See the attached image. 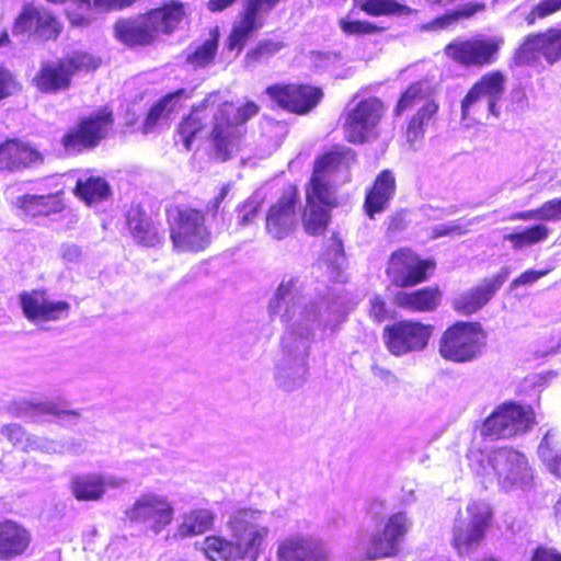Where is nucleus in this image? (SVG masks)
<instances>
[{
  "instance_id": "obj_1",
  "label": "nucleus",
  "mask_w": 561,
  "mask_h": 561,
  "mask_svg": "<svg viewBox=\"0 0 561 561\" xmlns=\"http://www.w3.org/2000/svg\"><path fill=\"white\" fill-rule=\"evenodd\" d=\"M302 282L297 275H284L267 305L271 318L286 324L282 352L275 362V381L286 391L301 387L308 374L307 357L310 342L321 328L334 329L345 312L328 306L323 299L301 302Z\"/></svg>"
},
{
  "instance_id": "obj_2",
  "label": "nucleus",
  "mask_w": 561,
  "mask_h": 561,
  "mask_svg": "<svg viewBox=\"0 0 561 561\" xmlns=\"http://www.w3.org/2000/svg\"><path fill=\"white\" fill-rule=\"evenodd\" d=\"M355 160L351 149L330 151L322 156L313 168L306 187L307 205L302 216L305 230L312 236L321 234L330 220V208L337 205L336 173L345 172L344 182L350 181L347 170Z\"/></svg>"
},
{
  "instance_id": "obj_3",
  "label": "nucleus",
  "mask_w": 561,
  "mask_h": 561,
  "mask_svg": "<svg viewBox=\"0 0 561 561\" xmlns=\"http://www.w3.org/2000/svg\"><path fill=\"white\" fill-rule=\"evenodd\" d=\"M214 105V126L209 135L211 154L217 161L225 162L241 150L243 131L240 126L255 116L260 107L252 101L236 107L231 102L221 101L218 94Z\"/></svg>"
},
{
  "instance_id": "obj_4",
  "label": "nucleus",
  "mask_w": 561,
  "mask_h": 561,
  "mask_svg": "<svg viewBox=\"0 0 561 561\" xmlns=\"http://www.w3.org/2000/svg\"><path fill=\"white\" fill-rule=\"evenodd\" d=\"M474 470L484 482H493L503 490H528L534 483V472L528 459L512 448H500L489 454H480Z\"/></svg>"
},
{
  "instance_id": "obj_5",
  "label": "nucleus",
  "mask_w": 561,
  "mask_h": 561,
  "mask_svg": "<svg viewBox=\"0 0 561 561\" xmlns=\"http://www.w3.org/2000/svg\"><path fill=\"white\" fill-rule=\"evenodd\" d=\"M226 525L242 559L257 561L270 534L267 514L260 510L239 508Z\"/></svg>"
},
{
  "instance_id": "obj_6",
  "label": "nucleus",
  "mask_w": 561,
  "mask_h": 561,
  "mask_svg": "<svg viewBox=\"0 0 561 561\" xmlns=\"http://www.w3.org/2000/svg\"><path fill=\"white\" fill-rule=\"evenodd\" d=\"M170 238L180 252H202L211 243V231L206 225V216L195 208L174 207L168 210Z\"/></svg>"
},
{
  "instance_id": "obj_7",
  "label": "nucleus",
  "mask_w": 561,
  "mask_h": 561,
  "mask_svg": "<svg viewBox=\"0 0 561 561\" xmlns=\"http://www.w3.org/2000/svg\"><path fill=\"white\" fill-rule=\"evenodd\" d=\"M486 334L479 322L458 321L443 332L438 353L448 362H472L482 354Z\"/></svg>"
},
{
  "instance_id": "obj_8",
  "label": "nucleus",
  "mask_w": 561,
  "mask_h": 561,
  "mask_svg": "<svg viewBox=\"0 0 561 561\" xmlns=\"http://www.w3.org/2000/svg\"><path fill=\"white\" fill-rule=\"evenodd\" d=\"M492 510L484 501H472L459 512L454 525L453 542L459 553L478 547L492 520Z\"/></svg>"
},
{
  "instance_id": "obj_9",
  "label": "nucleus",
  "mask_w": 561,
  "mask_h": 561,
  "mask_svg": "<svg viewBox=\"0 0 561 561\" xmlns=\"http://www.w3.org/2000/svg\"><path fill=\"white\" fill-rule=\"evenodd\" d=\"M385 105L377 98L357 102L345 112L343 130L347 141L364 144L377 138V127L385 114Z\"/></svg>"
},
{
  "instance_id": "obj_10",
  "label": "nucleus",
  "mask_w": 561,
  "mask_h": 561,
  "mask_svg": "<svg viewBox=\"0 0 561 561\" xmlns=\"http://www.w3.org/2000/svg\"><path fill=\"white\" fill-rule=\"evenodd\" d=\"M174 507L167 496L154 492L139 495L125 511L126 518L159 535L174 517Z\"/></svg>"
},
{
  "instance_id": "obj_11",
  "label": "nucleus",
  "mask_w": 561,
  "mask_h": 561,
  "mask_svg": "<svg viewBox=\"0 0 561 561\" xmlns=\"http://www.w3.org/2000/svg\"><path fill=\"white\" fill-rule=\"evenodd\" d=\"M432 334L433 325L431 324L401 320L385 327L382 339L388 352L400 357L425 350Z\"/></svg>"
},
{
  "instance_id": "obj_12",
  "label": "nucleus",
  "mask_w": 561,
  "mask_h": 561,
  "mask_svg": "<svg viewBox=\"0 0 561 561\" xmlns=\"http://www.w3.org/2000/svg\"><path fill=\"white\" fill-rule=\"evenodd\" d=\"M100 60L87 53H76L58 64L43 66L34 78L36 87L43 92H53L69 87L71 76L81 69H95Z\"/></svg>"
},
{
  "instance_id": "obj_13",
  "label": "nucleus",
  "mask_w": 561,
  "mask_h": 561,
  "mask_svg": "<svg viewBox=\"0 0 561 561\" xmlns=\"http://www.w3.org/2000/svg\"><path fill=\"white\" fill-rule=\"evenodd\" d=\"M534 424V412L529 407L504 404L484 422L482 432L496 438H511L526 433Z\"/></svg>"
},
{
  "instance_id": "obj_14",
  "label": "nucleus",
  "mask_w": 561,
  "mask_h": 561,
  "mask_svg": "<svg viewBox=\"0 0 561 561\" xmlns=\"http://www.w3.org/2000/svg\"><path fill=\"white\" fill-rule=\"evenodd\" d=\"M506 78L501 71H491L483 75L468 91L461 102L462 119L469 118L470 114L476 113V106L482 101H486L488 112L499 117L500 110L497 103L502 100L505 92Z\"/></svg>"
},
{
  "instance_id": "obj_15",
  "label": "nucleus",
  "mask_w": 561,
  "mask_h": 561,
  "mask_svg": "<svg viewBox=\"0 0 561 561\" xmlns=\"http://www.w3.org/2000/svg\"><path fill=\"white\" fill-rule=\"evenodd\" d=\"M433 267L432 261L421 260L410 249H399L391 254L386 273L393 285L403 288L424 282Z\"/></svg>"
},
{
  "instance_id": "obj_16",
  "label": "nucleus",
  "mask_w": 561,
  "mask_h": 561,
  "mask_svg": "<svg viewBox=\"0 0 561 561\" xmlns=\"http://www.w3.org/2000/svg\"><path fill=\"white\" fill-rule=\"evenodd\" d=\"M19 301L24 317L39 328L67 318L70 309L67 301L51 300L43 290L22 291Z\"/></svg>"
},
{
  "instance_id": "obj_17",
  "label": "nucleus",
  "mask_w": 561,
  "mask_h": 561,
  "mask_svg": "<svg viewBox=\"0 0 561 561\" xmlns=\"http://www.w3.org/2000/svg\"><path fill=\"white\" fill-rule=\"evenodd\" d=\"M502 39L471 38L448 44L444 53L456 62L467 67H483L495 60Z\"/></svg>"
},
{
  "instance_id": "obj_18",
  "label": "nucleus",
  "mask_w": 561,
  "mask_h": 561,
  "mask_svg": "<svg viewBox=\"0 0 561 561\" xmlns=\"http://www.w3.org/2000/svg\"><path fill=\"white\" fill-rule=\"evenodd\" d=\"M540 57L549 64L561 59V30L550 28L528 35L517 48L514 61L517 66H524L536 62Z\"/></svg>"
},
{
  "instance_id": "obj_19",
  "label": "nucleus",
  "mask_w": 561,
  "mask_h": 561,
  "mask_svg": "<svg viewBox=\"0 0 561 561\" xmlns=\"http://www.w3.org/2000/svg\"><path fill=\"white\" fill-rule=\"evenodd\" d=\"M411 522L405 513L398 512L391 515L381 535L373 537L370 547L366 552L367 560H377L396 556L399 545L409 531Z\"/></svg>"
},
{
  "instance_id": "obj_20",
  "label": "nucleus",
  "mask_w": 561,
  "mask_h": 561,
  "mask_svg": "<svg viewBox=\"0 0 561 561\" xmlns=\"http://www.w3.org/2000/svg\"><path fill=\"white\" fill-rule=\"evenodd\" d=\"M277 561H329L330 550L320 539L291 535L279 541L276 551Z\"/></svg>"
},
{
  "instance_id": "obj_21",
  "label": "nucleus",
  "mask_w": 561,
  "mask_h": 561,
  "mask_svg": "<svg viewBox=\"0 0 561 561\" xmlns=\"http://www.w3.org/2000/svg\"><path fill=\"white\" fill-rule=\"evenodd\" d=\"M61 30L59 22L46 10L26 5L13 26V35L36 36L42 39L56 38Z\"/></svg>"
},
{
  "instance_id": "obj_22",
  "label": "nucleus",
  "mask_w": 561,
  "mask_h": 561,
  "mask_svg": "<svg viewBox=\"0 0 561 561\" xmlns=\"http://www.w3.org/2000/svg\"><path fill=\"white\" fill-rule=\"evenodd\" d=\"M113 123L112 113L102 110L95 115L84 119L80 126L70 130L62 138V145L67 150H80L85 147H94L105 137Z\"/></svg>"
},
{
  "instance_id": "obj_23",
  "label": "nucleus",
  "mask_w": 561,
  "mask_h": 561,
  "mask_svg": "<svg viewBox=\"0 0 561 561\" xmlns=\"http://www.w3.org/2000/svg\"><path fill=\"white\" fill-rule=\"evenodd\" d=\"M279 106L298 114L311 111L322 98L320 89L309 85H271L266 89Z\"/></svg>"
},
{
  "instance_id": "obj_24",
  "label": "nucleus",
  "mask_w": 561,
  "mask_h": 561,
  "mask_svg": "<svg viewBox=\"0 0 561 561\" xmlns=\"http://www.w3.org/2000/svg\"><path fill=\"white\" fill-rule=\"evenodd\" d=\"M296 203L297 191L294 187H289L268 209L265 228L267 233L274 239L282 240L294 230L297 221Z\"/></svg>"
},
{
  "instance_id": "obj_25",
  "label": "nucleus",
  "mask_w": 561,
  "mask_h": 561,
  "mask_svg": "<svg viewBox=\"0 0 561 561\" xmlns=\"http://www.w3.org/2000/svg\"><path fill=\"white\" fill-rule=\"evenodd\" d=\"M510 273V267L503 266L492 278L483 279L477 287L456 298L454 308L463 314L474 313L488 304L508 278Z\"/></svg>"
},
{
  "instance_id": "obj_26",
  "label": "nucleus",
  "mask_w": 561,
  "mask_h": 561,
  "mask_svg": "<svg viewBox=\"0 0 561 561\" xmlns=\"http://www.w3.org/2000/svg\"><path fill=\"white\" fill-rule=\"evenodd\" d=\"M44 162V156L30 144L10 139L0 145V170L20 171Z\"/></svg>"
},
{
  "instance_id": "obj_27",
  "label": "nucleus",
  "mask_w": 561,
  "mask_h": 561,
  "mask_svg": "<svg viewBox=\"0 0 561 561\" xmlns=\"http://www.w3.org/2000/svg\"><path fill=\"white\" fill-rule=\"evenodd\" d=\"M216 101L217 93H210L180 123L178 133L185 149H191L194 137L205 128L207 118L211 117V127L214 126V112L211 108L215 106Z\"/></svg>"
},
{
  "instance_id": "obj_28",
  "label": "nucleus",
  "mask_w": 561,
  "mask_h": 561,
  "mask_svg": "<svg viewBox=\"0 0 561 561\" xmlns=\"http://www.w3.org/2000/svg\"><path fill=\"white\" fill-rule=\"evenodd\" d=\"M31 543V534L12 520L0 523V560L10 561L23 554Z\"/></svg>"
},
{
  "instance_id": "obj_29",
  "label": "nucleus",
  "mask_w": 561,
  "mask_h": 561,
  "mask_svg": "<svg viewBox=\"0 0 561 561\" xmlns=\"http://www.w3.org/2000/svg\"><path fill=\"white\" fill-rule=\"evenodd\" d=\"M396 192V179L391 171L383 170L375 180L365 199V210L369 218L383 211Z\"/></svg>"
},
{
  "instance_id": "obj_30",
  "label": "nucleus",
  "mask_w": 561,
  "mask_h": 561,
  "mask_svg": "<svg viewBox=\"0 0 561 561\" xmlns=\"http://www.w3.org/2000/svg\"><path fill=\"white\" fill-rule=\"evenodd\" d=\"M18 407V416H57L62 424H75L79 420V413L72 410H64L54 401H42L38 399H24L15 403Z\"/></svg>"
},
{
  "instance_id": "obj_31",
  "label": "nucleus",
  "mask_w": 561,
  "mask_h": 561,
  "mask_svg": "<svg viewBox=\"0 0 561 561\" xmlns=\"http://www.w3.org/2000/svg\"><path fill=\"white\" fill-rule=\"evenodd\" d=\"M442 294L438 288L425 287L414 291H398L393 302L402 309L414 312H430L440 304Z\"/></svg>"
},
{
  "instance_id": "obj_32",
  "label": "nucleus",
  "mask_w": 561,
  "mask_h": 561,
  "mask_svg": "<svg viewBox=\"0 0 561 561\" xmlns=\"http://www.w3.org/2000/svg\"><path fill=\"white\" fill-rule=\"evenodd\" d=\"M127 225L134 240L145 247H156L164 238L152 219L139 207L128 213Z\"/></svg>"
},
{
  "instance_id": "obj_33",
  "label": "nucleus",
  "mask_w": 561,
  "mask_h": 561,
  "mask_svg": "<svg viewBox=\"0 0 561 561\" xmlns=\"http://www.w3.org/2000/svg\"><path fill=\"white\" fill-rule=\"evenodd\" d=\"M14 205L25 215L32 217L49 216L60 213L64 209V203L58 194L22 195L15 198Z\"/></svg>"
},
{
  "instance_id": "obj_34",
  "label": "nucleus",
  "mask_w": 561,
  "mask_h": 561,
  "mask_svg": "<svg viewBox=\"0 0 561 561\" xmlns=\"http://www.w3.org/2000/svg\"><path fill=\"white\" fill-rule=\"evenodd\" d=\"M215 522V514L206 508L192 510L181 516L174 537L187 538L202 535L209 530Z\"/></svg>"
},
{
  "instance_id": "obj_35",
  "label": "nucleus",
  "mask_w": 561,
  "mask_h": 561,
  "mask_svg": "<svg viewBox=\"0 0 561 561\" xmlns=\"http://www.w3.org/2000/svg\"><path fill=\"white\" fill-rule=\"evenodd\" d=\"M116 36L128 45H146L153 41L154 31L148 16L139 21H121L115 25Z\"/></svg>"
},
{
  "instance_id": "obj_36",
  "label": "nucleus",
  "mask_w": 561,
  "mask_h": 561,
  "mask_svg": "<svg viewBox=\"0 0 561 561\" xmlns=\"http://www.w3.org/2000/svg\"><path fill=\"white\" fill-rule=\"evenodd\" d=\"M199 545L209 561H244L232 539L211 535L205 537Z\"/></svg>"
},
{
  "instance_id": "obj_37",
  "label": "nucleus",
  "mask_w": 561,
  "mask_h": 561,
  "mask_svg": "<svg viewBox=\"0 0 561 561\" xmlns=\"http://www.w3.org/2000/svg\"><path fill=\"white\" fill-rule=\"evenodd\" d=\"M185 11L183 4L172 1L162 8L151 11L147 16L154 33H171L183 20Z\"/></svg>"
},
{
  "instance_id": "obj_38",
  "label": "nucleus",
  "mask_w": 561,
  "mask_h": 561,
  "mask_svg": "<svg viewBox=\"0 0 561 561\" xmlns=\"http://www.w3.org/2000/svg\"><path fill=\"white\" fill-rule=\"evenodd\" d=\"M538 455L547 469L561 479V440L557 430L551 428L545 434Z\"/></svg>"
},
{
  "instance_id": "obj_39",
  "label": "nucleus",
  "mask_w": 561,
  "mask_h": 561,
  "mask_svg": "<svg viewBox=\"0 0 561 561\" xmlns=\"http://www.w3.org/2000/svg\"><path fill=\"white\" fill-rule=\"evenodd\" d=\"M263 21L256 19L254 15L243 10L240 20L233 25L231 33L228 38L227 47L231 51H236L239 55L243 49L250 34L262 27Z\"/></svg>"
},
{
  "instance_id": "obj_40",
  "label": "nucleus",
  "mask_w": 561,
  "mask_h": 561,
  "mask_svg": "<svg viewBox=\"0 0 561 561\" xmlns=\"http://www.w3.org/2000/svg\"><path fill=\"white\" fill-rule=\"evenodd\" d=\"M70 491L78 501H99L103 497L101 474H76L70 481Z\"/></svg>"
},
{
  "instance_id": "obj_41",
  "label": "nucleus",
  "mask_w": 561,
  "mask_h": 561,
  "mask_svg": "<svg viewBox=\"0 0 561 561\" xmlns=\"http://www.w3.org/2000/svg\"><path fill=\"white\" fill-rule=\"evenodd\" d=\"M550 228L545 224H537L531 227H525L520 230L507 233L504 240L512 244L514 250H522L533 247L548 239Z\"/></svg>"
},
{
  "instance_id": "obj_42",
  "label": "nucleus",
  "mask_w": 561,
  "mask_h": 561,
  "mask_svg": "<svg viewBox=\"0 0 561 561\" xmlns=\"http://www.w3.org/2000/svg\"><path fill=\"white\" fill-rule=\"evenodd\" d=\"M76 192L80 198L91 205L107 198L111 190L108 183L103 178L89 176L78 180Z\"/></svg>"
},
{
  "instance_id": "obj_43",
  "label": "nucleus",
  "mask_w": 561,
  "mask_h": 561,
  "mask_svg": "<svg viewBox=\"0 0 561 561\" xmlns=\"http://www.w3.org/2000/svg\"><path fill=\"white\" fill-rule=\"evenodd\" d=\"M437 111L438 104L433 99L427 100L417 111V113L412 117L407 128V140L411 145L423 137L425 127L436 115Z\"/></svg>"
},
{
  "instance_id": "obj_44",
  "label": "nucleus",
  "mask_w": 561,
  "mask_h": 561,
  "mask_svg": "<svg viewBox=\"0 0 561 561\" xmlns=\"http://www.w3.org/2000/svg\"><path fill=\"white\" fill-rule=\"evenodd\" d=\"M184 95L185 90L180 89L163 96L157 104H154L145 119L144 133H150L159 119L168 117V115L175 110L180 99Z\"/></svg>"
},
{
  "instance_id": "obj_45",
  "label": "nucleus",
  "mask_w": 561,
  "mask_h": 561,
  "mask_svg": "<svg viewBox=\"0 0 561 561\" xmlns=\"http://www.w3.org/2000/svg\"><path fill=\"white\" fill-rule=\"evenodd\" d=\"M359 7L370 15H410L416 10L397 2L396 0H359Z\"/></svg>"
},
{
  "instance_id": "obj_46",
  "label": "nucleus",
  "mask_w": 561,
  "mask_h": 561,
  "mask_svg": "<svg viewBox=\"0 0 561 561\" xmlns=\"http://www.w3.org/2000/svg\"><path fill=\"white\" fill-rule=\"evenodd\" d=\"M265 197L259 191L254 192L244 202L240 203L237 208V225L244 228L254 224L261 208L264 204Z\"/></svg>"
},
{
  "instance_id": "obj_47",
  "label": "nucleus",
  "mask_w": 561,
  "mask_h": 561,
  "mask_svg": "<svg viewBox=\"0 0 561 561\" xmlns=\"http://www.w3.org/2000/svg\"><path fill=\"white\" fill-rule=\"evenodd\" d=\"M434 89L428 81H419L411 84L399 100L397 111L402 112L421 101L432 100Z\"/></svg>"
},
{
  "instance_id": "obj_48",
  "label": "nucleus",
  "mask_w": 561,
  "mask_h": 561,
  "mask_svg": "<svg viewBox=\"0 0 561 561\" xmlns=\"http://www.w3.org/2000/svg\"><path fill=\"white\" fill-rule=\"evenodd\" d=\"M284 48V43L275 41H262L255 48L249 50L244 57L245 68L250 69L255 64L263 62Z\"/></svg>"
},
{
  "instance_id": "obj_49",
  "label": "nucleus",
  "mask_w": 561,
  "mask_h": 561,
  "mask_svg": "<svg viewBox=\"0 0 561 561\" xmlns=\"http://www.w3.org/2000/svg\"><path fill=\"white\" fill-rule=\"evenodd\" d=\"M482 217H473L470 219L460 218L448 224H439L433 227V238H440L445 236H461L470 230V227L480 222Z\"/></svg>"
},
{
  "instance_id": "obj_50",
  "label": "nucleus",
  "mask_w": 561,
  "mask_h": 561,
  "mask_svg": "<svg viewBox=\"0 0 561 561\" xmlns=\"http://www.w3.org/2000/svg\"><path fill=\"white\" fill-rule=\"evenodd\" d=\"M484 9L483 3H467L460 10H458L455 16L447 15L433 20L432 22L422 26L423 31H432L446 27L456 18H470L474 13Z\"/></svg>"
},
{
  "instance_id": "obj_51",
  "label": "nucleus",
  "mask_w": 561,
  "mask_h": 561,
  "mask_svg": "<svg viewBox=\"0 0 561 561\" xmlns=\"http://www.w3.org/2000/svg\"><path fill=\"white\" fill-rule=\"evenodd\" d=\"M217 48L218 39L213 36L198 46L193 54L188 55L187 61L195 67H204L214 60Z\"/></svg>"
},
{
  "instance_id": "obj_52",
  "label": "nucleus",
  "mask_w": 561,
  "mask_h": 561,
  "mask_svg": "<svg viewBox=\"0 0 561 561\" xmlns=\"http://www.w3.org/2000/svg\"><path fill=\"white\" fill-rule=\"evenodd\" d=\"M1 434L8 438L16 448L30 453L32 435H28L21 425L9 424L1 428Z\"/></svg>"
},
{
  "instance_id": "obj_53",
  "label": "nucleus",
  "mask_w": 561,
  "mask_h": 561,
  "mask_svg": "<svg viewBox=\"0 0 561 561\" xmlns=\"http://www.w3.org/2000/svg\"><path fill=\"white\" fill-rule=\"evenodd\" d=\"M28 446L30 453L42 451L45 454H62L64 451L71 450L68 444H64L61 442L54 440L48 437L34 435H32L31 443Z\"/></svg>"
},
{
  "instance_id": "obj_54",
  "label": "nucleus",
  "mask_w": 561,
  "mask_h": 561,
  "mask_svg": "<svg viewBox=\"0 0 561 561\" xmlns=\"http://www.w3.org/2000/svg\"><path fill=\"white\" fill-rule=\"evenodd\" d=\"M561 10V0H541L527 15L528 24H534L537 19H543Z\"/></svg>"
},
{
  "instance_id": "obj_55",
  "label": "nucleus",
  "mask_w": 561,
  "mask_h": 561,
  "mask_svg": "<svg viewBox=\"0 0 561 561\" xmlns=\"http://www.w3.org/2000/svg\"><path fill=\"white\" fill-rule=\"evenodd\" d=\"M342 31L350 35H366L374 34L379 28L376 24L367 21H348L346 19L340 20Z\"/></svg>"
},
{
  "instance_id": "obj_56",
  "label": "nucleus",
  "mask_w": 561,
  "mask_h": 561,
  "mask_svg": "<svg viewBox=\"0 0 561 561\" xmlns=\"http://www.w3.org/2000/svg\"><path fill=\"white\" fill-rule=\"evenodd\" d=\"M279 0H247L244 10L263 21V14L273 10Z\"/></svg>"
},
{
  "instance_id": "obj_57",
  "label": "nucleus",
  "mask_w": 561,
  "mask_h": 561,
  "mask_svg": "<svg viewBox=\"0 0 561 561\" xmlns=\"http://www.w3.org/2000/svg\"><path fill=\"white\" fill-rule=\"evenodd\" d=\"M59 255L65 264H78L83 257V251L76 243L65 242L59 248Z\"/></svg>"
},
{
  "instance_id": "obj_58",
  "label": "nucleus",
  "mask_w": 561,
  "mask_h": 561,
  "mask_svg": "<svg viewBox=\"0 0 561 561\" xmlns=\"http://www.w3.org/2000/svg\"><path fill=\"white\" fill-rule=\"evenodd\" d=\"M540 220H561V198H553L545 202L540 207Z\"/></svg>"
},
{
  "instance_id": "obj_59",
  "label": "nucleus",
  "mask_w": 561,
  "mask_h": 561,
  "mask_svg": "<svg viewBox=\"0 0 561 561\" xmlns=\"http://www.w3.org/2000/svg\"><path fill=\"white\" fill-rule=\"evenodd\" d=\"M369 316L376 322L380 323L389 318V310L386 301L378 295L374 296L369 300Z\"/></svg>"
},
{
  "instance_id": "obj_60",
  "label": "nucleus",
  "mask_w": 561,
  "mask_h": 561,
  "mask_svg": "<svg viewBox=\"0 0 561 561\" xmlns=\"http://www.w3.org/2000/svg\"><path fill=\"white\" fill-rule=\"evenodd\" d=\"M549 273V270L545 271H535V270H528L524 273H522L517 278H515L511 285V290H514L523 285H528L537 282L539 278L546 276Z\"/></svg>"
},
{
  "instance_id": "obj_61",
  "label": "nucleus",
  "mask_w": 561,
  "mask_h": 561,
  "mask_svg": "<svg viewBox=\"0 0 561 561\" xmlns=\"http://www.w3.org/2000/svg\"><path fill=\"white\" fill-rule=\"evenodd\" d=\"M19 90L18 83L13 79L12 75L0 68V101Z\"/></svg>"
},
{
  "instance_id": "obj_62",
  "label": "nucleus",
  "mask_w": 561,
  "mask_h": 561,
  "mask_svg": "<svg viewBox=\"0 0 561 561\" xmlns=\"http://www.w3.org/2000/svg\"><path fill=\"white\" fill-rule=\"evenodd\" d=\"M530 561H561V554L554 549L539 547L535 550Z\"/></svg>"
},
{
  "instance_id": "obj_63",
  "label": "nucleus",
  "mask_w": 561,
  "mask_h": 561,
  "mask_svg": "<svg viewBox=\"0 0 561 561\" xmlns=\"http://www.w3.org/2000/svg\"><path fill=\"white\" fill-rule=\"evenodd\" d=\"M128 483V480L125 478H118L114 476H102L101 474V484H102V493L105 494L107 489H119Z\"/></svg>"
},
{
  "instance_id": "obj_64",
  "label": "nucleus",
  "mask_w": 561,
  "mask_h": 561,
  "mask_svg": "<svg viewBox=\"0 0 561 561\" xmlns=\"http://www.w3.org/2000/svg\"><path fill=\"white\" fill-rule=\"evenodd\" d=\"M230 192V184H224L220 187L219 193L209 202L208 208L213 211H217L221 205V203L227 197L228 193Z\"/></svg>"
}]
</instances>
